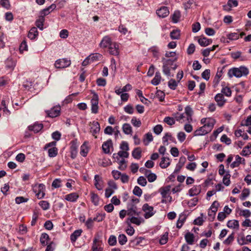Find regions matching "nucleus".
Returning <instances> with one entry per match:
<instances>
[{
	"label": "nucleus",
	"instance_id": "39448f33",
	"mask_svg": "<svg viewBox=\"0 0 251 251\" xmlns=\"http://www.w3.org/2000/svg\"><path fill=\"white\" fill-rule=\"evenodd\" d=\"M71 61L67 58L57 59L54 63V67L57 69H63L70 66Z\"/></svg>",
	"mask_w": 251,
	"mask_h": 251
},
{
	"label": "nucleus",
	"instance_id": "5701e85b",
	"mask_svg": "<svg viewBox=\"0 0 251 251\" xmlns=\"http://www.w3.org/2000/svg\"><path fill=\"white\" fill-rule=\"evenodd\" d=\"M174 142L175 139L173 137L170 133H166L162 138V142L164 145H168V141Z\"/></svg>",
	"mask_w": 251,
	"mask_h": 251
},
{
	"label": "nucleus",
	"instance_id": "412c9836",
	"mask_svg": "<svg viewBox=\"0 0 251 251\" xmlns=\"http://www.w3.org/2000/svg\"><path fill=\"white\" fill-rule=\"evenodd\" d=\"M171 162L170 158L167 157H162L159 164L160 167L162 169L167 168L170 165Z\"/></svg>",
	"mask_w": 251,
	"mask_h": 251
},
{
	"label": "nucleus",
	"instance_id": "de8ad7c7",
	"mask_svg": "<svg viewBox=\"0 0 251 251\" xmlns=\"http://www.w3.org/2000/svg\"><path fill=\"white\" fill-rule=\"evenodd\" d=\"M58 153V150L56 147L50 148L48 150V154L50 157L56 156Z\"/></svg>",
	"mask_w": 251,
	"mask_h": 251
},
{
	"label": "nucleus",
	"instance_id": "7ed1b4c3",
	"mask_svg": "<svg viewBox=\"0 0 251 251\" xmlns=\"http://www.w3.org/2000/svg\"><path fill=\"white\" fill-rule=\"evenodd\" d=\"M33 190L38 199H42L45 196V186L43 184L35 185L33 187Z\"/></svg>",
	"mask_w": 251,
	"mask_h": 251
},
{
	"label": "nucleus",
	"instance_id": "a18cd8bd",
	"mask_svg": "<svg viewBox=\"0 0 251 251\" xmlns=\"http://www.w3.org/2000/svg\"><path fill=\"white\" fill-rule=\"evenodd\" d=\"M221 94L223 95L229 97L231 96L232 91L228 87H224L221 90Z\"/></svg>",
	"mask_w": 251,
	"mask_h": 251
},
{
	"label": "nucleus",
	"instance_id": "4be33fe9",
	"mask_svg": "<svg viewBox=\"0 0 251 251\" xmlns=\"http://www.w3.org/2000/svg\"><path fill=\"white\" fill-rule=\"evenodd\" d=\"M201 191L200 185L194 186L189 190V194L191 197L198 195Z\"/></svg>",
	"mask_w": 251,
	"mask_h": 251
},
{
	"label": "nucleus",
	"instance_id": "0eeeda50",
	"mask_svg": "<svg viewBox=\"0 0 251 251\" xmlns=\"http://www.w3.org/2000/svg\"><path fill=\"white\" fill-rule=\"evenodd\" d=\"M219 206V203L217 201H214L211 205L210 209L208 211V215L210 220H213L214 219Z\"/></svg>",
	"mask_w": 251,
	"mask_h": 251
},
{
	"label": "nucleus",
	"instance_id": "5fc2aeb1",
	"mask_svg": "<svg viewBox=\"0 0 251 251\" xmlns=\"http://www.w3.org/2000/svg\"><path fill=\"white\" fill-rule=\"evenodd\" d=\"M91 106L98 105L99 103V97L96 93H94L92 99L91 100Z\"/></svg>",
	"mask_w": 251,
	"mask_h": 251
},
{
	"label": "nucleus",
	"instance_id": "13d9d810",
	"mask_svg": "<svg viewBox=\"0 0 251 251\" xmlns=\"http://www.w3.org/2000/svg\"><path fill=\"white\" fill-rule=\"evenodd\" d=\"M131 123L132 125L136 127H139L141 126V122L139 119H137L136 117H132Z\"/></svg>",
	"mask_w": 251,
	"mask_h": 251
},
{
	"label": "nucleus",
	"instance_id": "f03ea898",
	"mask_svg": "<svg viewBox=\"0 0 251 251\" xmlns=\"http://www.w3.org/2000/svg\"><path fill=\"white\" fill-rule=\"evenodd\" d=\"M176 60V57L174 59H166L164 57L162 58V61L163 62L162 71L164 74L168 76H171V68L173 65V63Z\"/></svg>",
	"mask_w": 251,
	"mask_h": 251
},
{
	"label": "nucleus",
	"instance_id": "1a4fd4ad",
	"mask_svg": "<svg viewBox=\"0 0 251 251\" xmlns=\"http://www.w3.org/2000/svg\"><path fill=\"white\" fill-rule=\"evenodd\" d=\"M60 110V106H55L50 110L47 111L46 113L50 117L54 118L59 115Z\"/></svg>",
	"mask_w": 251,
	"mask_h": 251
},
{
	"label": "nucleus",
	"instance_id": "680f3d73",
	"mask_svg": "<svg viewBox=\"0 0 251 251\" xmlns=\"http://www.w3.org/2000/svg\"><path fill=\"white\" fill-rule=\"evenodd\" d=\"M105 217V214L104 213H98L96 216L94 218V220L100 222L102 221Z\"/></svg>",
	"mask_w": 251,
	"mask_h": 251
},
{
	"label": "nucleus",
	"instance_id": "e2e57ef3",
	"mask_svg": "<svg viewBox=\"0 0 251 251\" xmlns=\"http://www.w3.org/2000/svg\"><path fill=\"white\" fill-rule=\"evenodd\" d=\"M137 183L142 186H145L147 183L146 178L143 176H141L137 179Z\"/></svg>",
	"mask_w": 251,
	"mask_h": 251
},
{
	"label": "nucleus",
	"instance_id": "20e7f679",
	"mask_svg": "<svg viewBox=\"0 0 251 251\" xmlns=\"http://www.w3.org/2000/svg\"><path fill=\"white\" fill-rule=\"evenodd\" d=\"M142 210L144 212V217L145 219H149L153 216L156 211L152 206L148 203H145L142 206Z\"/></svg>",
	"mask_w": 251,
	"mask_h": 251
},
{
	"label": "nucleus",
	"instance_id": "6e6d98bb",
	"mask_svg": "<svg viewBox=\"0 0 251 251\" xmlns=\"http://www.w3.org/2000/svg\"><path fill=\"white\" fill-rule=\"evenodd\" d=\"M178 81L174 79H171L168 82L169 87L172 90H175L177 86Z\"/></svg>",
	"mask_w": 251,
	"mask_h": 251
},
{
	"label": "nucleus",
	"instance_id": "f8f14e48",
	"mask_svg": "<svg viewBox=\"0 0 251 251\" xmlns=\"http://www.w3.org/2000/svg\"><path fill=\"white\" fill-rule=\"evenodd\" d=\"M144 220L141 218H138L135 216L128 217L126 221V223L128 225H131V223L139 226L141 223H143Z\"/></svg>",
	"mask_w": 251,
	"mask_h": 251
},
{
	"label": "nucleus",
	"instance_id": "ddd939ff",
	"mask_svg": "<svg viewBox=\"0 0 251 251\" xmlns=\"http://www.w3.org/2000/svg\"><path fill=\"white\" fill-rule=\"evenodd\" d=\"M111 149H113V143L110 139L104 142L102 145V151L105 153H110Z\"/></svg>",
	"mask_w": 251,
	"mask_h": 251
},
{
	"label": "nucleus",
	"instance_id": "c03bdc74",
	"mask_svg": "<svg viewBox=\"0 0 251 251\" xmlns=\"http://www.w3.org/2000/svg\"><path fill=\"white\" fill-rule=\"evenodd\" d=\"M241 157L239 155L235 156V160L230 164V167L234 168L238 167L241 164Z\"/></svg>",
	"mask_w": 251,
	"mask_h": 251
},
{
	"label": "nucleus",
	"instance_id": "0e129e2a",
	"mask_svg": "<svg viewBox=\"0 0 251 251\" xmlns=\"http://www.w3.org/2000/svg\"><path fill=\"white\" fill-rule=\"evenodd\" d=\"M164 122L170 126L174 125L175 124L174 118L170 117H166L164 119Z\"/></svg>",
	"mask_w": 251,
	"mask_h": 251
},
{
	"label": "nucleus",
	"instance_id": "774afa93",
	"mask_svg": "<svg viewBox=\"0 0 251 251\" xmlns=\"http://www.w3.org/2000/svg\"><path fill=\"white\" fill-rule=\"evenodd\" d=\"M210 71L209 69L205 70L201 74L202 77L206 80H208L210 78Z\"/></svg>",
	"mask_w": 251,
	"mask_h": 251
},
{
	"label": "nucleus",
	"instance_id": "6e6552de",
	"mask_svg": "<svg viewBox=\"0 0 251 251\" xmlns=\"http://www.w3.org/2000/svg\"><path fill=\"white\" fill-rule=\"evenodd\" d=\"M113 43L111 38L109 36L106 35L102 38L99 44V46L100 48L106 49L108 48Z\"/></svg>",
	"mask_w": 251,
	"mask_h": 251
},
{
	"label": "nucleus",
	"instance_id": "58836bf2",
	"mask_svg": "<svg viewBox=\"0 0 251 251\" xmlns=\"http://www.w3.org/2000/svg\"><path fill=\"white\" fill-rule=\"evenodd\" d=\"M44 22L45 18L41 17L40 16L39 18L36 20L35 22V25L38 28H39L40 30H42L44 28L43 25Z\"/></svg>",
	"mask_w": 251,
	"mask_h": 251
},
{
	"label": "nucleus",
	"instance_id": "09e8293b",
	"mask_svg": "<svg viewBox=\"0 0 251 251\" xmlns=\"http://www.w3.org/2000/svg\"><path fill=\"white\" fill-rule=\"evenodd\" d=\"M118 242L121 245H124L126 244L127 241L126 236L124 234H120L118 236Z\"/></svg>",
	"mask_w": 251,
	"mask_h": 251
},
{
	"label": "nucleus",
	"instance_id": "9b49d317",
	"mask_svg": "<svg viewBox=\"0 0 251 251\" xmlns=\"http://www.w3.org/2000/svg\"><path fill=\"white\" fill-rule=\"evenodd\" d=\"M70 145L71 157L72 158H74L76 155L77 148L78 147L77 140L75 139L72 140L70 143Z\"/></svg>",
	"mask_w": 251,
	"mask_h": 251
},
{
	"label": "nucleus",
	"instance_id": "aec40b11",
	"mask_svg": "<svg viewBox=\"0 0 251 251\" xmlns=\"http://www.w3.org/2000/svg\"><path fill=\"white\" fill-rule=\"evenodd\" d=\"M185 114L186 115V120L189 123L192 121V116L193 114V111L189 105H187L185 108Z\"/></svg>",
	"mask_w": 251,
	"mask_h": 251
},
{
	"label": "nucleus",
	"instance_id": "f704fd0d",
	"mask_svg": "<svg viewBox=\"0 0 251 251\" xmlns=\"http://www.w3.org/2000/svg\"><path fill=\"white\" fill-rule=\"evenodd\" d=\"M82 232V230L81 229H78L75 230L70 236V239L72 242H75L77 238L79 237L81 233Z\"/></svg>",
	"mask_w": 251,
	"mask_h": 251
},
{
	"label": "nucleus",
	"instance_id": "a878e982",
	"mask_svg": "<svg viewBox=\"0 0 251 251\" xmlns=\"http://www.w3.org/2000/svg\"><path fill=\"white\" fill-rule=\"evenodd\" d=\"M149 51L152 53V56L157 59L159 58L160 53L159 48L157 46H153L149 49Z\"/></svg>",
	"mask_w": 251,
	"mask_h": 251
},
{
	"label": "nucleus",
	"instance_id": "a211bd4d",
	"mask_svg": "<svg viewBox=\"0 0 251 251\" xmlns=\"http://www.w3.org/2000/svg\"><path fill=\"white\" fill-rule=\"evenodd\" d=\"M209 132V131H208L205 126H203L194 131V136H198L204 135Z\"/></svg>",
	"mask_w": 251,
	"mask_h": 251
},
{
	"label": "nucleus",
	"instance_id": "603ef678",
	"mask_svg": "<svg viewBox=\"0 0 251 251\" xmlns=\"http://www.w3.org/2000/svg\"><path fill=\"white\" fill-rule=\"evenodd\" d=\"M170 37L172 39H178L180 37V31L179 30H173L170 33Z\"/></svg>",
	"mask_w": 251,
	"mask_h": 251
},
{
	"label": "nucleus",
	"instance_id": "c85d7f7f",
	"mask_svg": "<svg viewBox=\"0 0 251 251\" xmlns=\"http://www.w3.org/2000/svg\"><path fill=\"white\" fill-rule=\"evenodd\" d=\"M43 127L42 124H35L33 126H28L29 130L33 131L35 133H37L40 131Z\"/></svg>",
	"mask_w": 251,
	"mask_h": 251
},
{
	"label": "nucleus",
	"instance_id": "4d7b16f0",
	"mask_svg": "<svg viewBox=\"0 0 251 251\" xmlns=\"http://www.w3.org/2000/svg\"><path fill=\"white\" fill-rule=\"evenodd\" d=\"M91 199L92 202L95 205H97L99 203V198L97 194L94 193H91Z\"/></svg>",
	"mask_w": 251,
	"mask_h": 251
},
{
	"label": "nucleus",
	"instance_id": "052dcab7",
	"mask_svg": "<svg viewBox=\"0 0 251 251\" xmlns=\"http://www.w3.org/2000/svg\"><path fill=\"white\" fill-rule=\"evenodd\" d=\"M230 175L228 173H226L224 176L223 182L226 186H228L230 183Z\"/></svg>",
	"mask_w": 251,
	"mask_h": 251
},
{
	"label": "nucleus",
	"instance_id": "f3484780",
	"mask_svg": "<svg viewBox=\"0 0 251 251\" xmlns=\"http://www.w3.org/2000/svg\"><path fill=\"white\" fill-rule=\"evenodd\" d=\"M79 198V195L76 193H72L65 196V200L67 201L75 202Z\"/></svg>",
	"mask_w": 251,
	"mask_h": 251
},
{
	"label": "nucleus",
	"instance_id": "864d4df0",
	"mask_svg": "<svg viewBox=\"0 0 251 251\" xmlns=\"http://www.w3.org/2000/svg\"><path fill=\"white\" fill-rule=\"evenodd\" d=\"M250 154H251V145L245 147L241 153V155L243 156H248Z\"/></svg>",
	"mask_w": 251,
	"mask_h": 251
},
{
	"label": "nucleus",
	"instance_id": "2f4dec72",
	"mask_svg": "<svg viewBox=\"0 0 251 251\" xmlns=\"http://www.w3.org/2000/svg\"><path fill=\"white\" fill-rule=\"evenodd\" d=\"M175 119L180 123L187 121L186 118H185L184 113H179L178 112L174 114Z\"/></svg>",
	"mask_w": 251,
	"mask_h": 251
},
{
	"label": "nucleus",
	"instance_id": "f257e3e1",
	"mask_svg": "<svg viewBox=\"0 0 251 251\" xmlns=\"http://www.w3.org/2000/svg\"><path fill=\"white\" fill-rule=\"evenodd\" d=\"M249 73L248 68L245 66H241L238 68H232L228 71L227 75L229 78L235 76L237 78L243 76H247Z\"/></svg>",
	"mask_w": 251,
	"mask_h": 251
},
{
	"label": "nucleus",
	"instance_id": "bb28decb",
	"mask_svg": "<svg viewBox=\"0 0 251 251\" xmlns=\"http://www.w3.org/2000/svg\"><path fill=\"white\" fill-rule=\"evenodd\" d=\"M171 190V186L168 185L160 189V193L163 199H166Z\"/></svg>",
	"mask_w": 251,
	"mask_h": 251
},
{
	"label": "nucleus",
	"instance_id": "e433bc0d",
	"mask_svg": "<svg viewBox=\"0 0 251 251\" xmlns=\"http://www.w3.org/2000/svg\"><path fill=\"white\" fill-rule=\"evenodd\" d=\"M123 131L125 134L128 135L132 132V129L131 126L127 123H125L122 126Z\"/></svg>",
	"mask_w": 251,
	"mask_h": 251
},
{
	"label": "nucleus",
	"instance_id": "8fccbe9b",
	"mask_svg": "<svg viewBox=\"0 0 251 251\" xmlns=\"http://www.w3.org/2000/svg\"><path fill=\"white\" fill-rule=\"evenodd\" d=\"M180 18V12L179 11H175L172 15V21L174 23H177Z\"/></svg>",
	"mask_w": 251,
	"mask_h": 251
},
{
	"label": "nucleus",
	"instance_id": "9d476101",
	"mask_svg": "<svg viewBox=\"0 0 251 251\" xmlns=\"http://www.w3.org/2000/svg\"><path fill=\"white\" fill-rule=\"evenodd\" d=\"M100 129V125L98 122L94 121L92 122L90 128V132L95 138H97L96 134L99 133Z\"/></svg>",
	"mask_w": 251,
	"mask_h": 251
},
{
	"label": "nucleus",
	"instance_id": "423d86ee",
	"mask_svg": "<svg viewBox=\"0 0 251 251\" xmlns=\"http://www.w3.org/2000/svg\"><path fill=\"white\" fill-rule=\"evenodd\" d=\"M108 52L114 56H118L120 53V47L119 44L116 42H113V43L110 45V46L107 48Z\"/></svg>",
	"mask_w": 251,
	"mask_h": 251
},
{
	"label": "nucleus",
	"instance_id": "69168bd1",
	"mask_svg": "<svg viewBox=\"0 0 251 251\" xmlns=\"http://www.w3.org/2000/svg\"><path fill=\"white\" fill-rule=\"evenodd\" d=\"M108 243L110 246H115L117 244V238L114 235H110Z\"/></svg>",
	"mask_w": 251,
	"mask_h": 251
},
{
	"label": "nucleus",
	"instance_id": "c756f323",
	"mask_svg": "<svg viewBox=\"0 0 251 251\" xmlns=\"http://www.w3.org/2000/svg\"><path fill=\"white\" fill-rule=\"evenodd\" d=\"M127 215L129 217L132 216H138L139 213L137 211V208L136 206L132 205L130 208L127 210Z\"/></svg>",
	"mask_w": 251,
	"mask_h": 251
},
{
	"label": "nucleus",
	"instance_id": "dca6fc26",
	"mask_svg": "<svg viewBox=\"0 0 251 251\" xmlns=\"http://www.w3.org/2000/svg\"><path fill=\"white\" fill-rule=\"evenodd\" d=\"M157 15L161 18H165L169 14V11L167 7L162 6L156 11Z\"/></svg>",
	"mask_w": 251,
	"mask_h": 251
},
{
	"label": "nucleus",
	"instance_id": "bf43d9fd",
	"mask_svg": "<svg viewBox=\"0 0 251 251\" xmlns=\"http://www.w3.org/2000/svg\"><path fill=\"white\" fill-rule=\"evenodd\" d=\"M39 204L44 210H47L50 208V203L46 201H40Z\"/></svg>",
	"mask_w": 251,
	"mask_h": 251
},
{
	"label": "nucleus",
	"instance_id": "b1692460",
	"mask_svg": "<svg viewBox=\"0 0 251 251\" xmlns=\"http://www.w3.org/2000/svg\"><path fill=\"white\" fill-rule=\"evenodd\" d=\"M161 76L160 72L157 71L155 73L154 78L151 80V83L154 86L158 85L161 82Z\"/></svg>",
	"mask_w": 251,
	"mask_h": 251
},
{
	"label": "nucleus",
	"instance_id": "338daca9",
	"mask_svg": "<svg viewBox=\"0 0 251 251\" xmlns=\"http://www.w3.org/2000/svg\"><path fill=\"white\" fill-rule=\"evenodd\" d=\"M88 148L86 145L83 144L80 147V154L83 156H86L88 153Z\"/></svg>",
	"mask_w": 251,
	"mask_h": 251
},
{
	"label": "nucleus",
	"instance_id": "37998d69",
	"mask_svg": "<svg viewBox=\"0 0 251 251\" xmlns=\"http://www.w3.org/2000/svg\"><path fill=\"white\" fill-rule=\"evenodd\" d=\"M186 219V217L183 214H181L179 216V218L177 221L176 227L180 228L182 227L183 223Z\"/></svg>",
	"mask_w": 251,
	"mask_h": 251
},
{
	"label": "nucleus",
	"instance_id": "c9c22d12",
	"mask_svg": "<svg viewBox=\"0 0 251 251\" xmlns=\"http://www.w3.org/2000/svg\"><path fill=\"white\" fill-rule=\"evenodd\" d=\"M186 162V158L184 156H181L179 158V162L176 165V169L175 170L174 173H177L179 171L180 168L184 165Z\"/></svg>",
	"mask_w": 251,
	"mask_h": 251
},
{
	"label": "nucleus",
	"instance_id": "72a5a7b5",
	"mask_svg": "<svg viewBox=\"0 0 251 251\" xmlns=\"http://www.w3.org/2000/svg\"><path fill=\"white\" fill-rule=\"evenodd\" d=\"M38 35V31L36 27L31 28L28 32V37L31 40L34 39Z\"/></svg>",
	"mask_w": 251,
	"mask_h": 251
},
{
	"label": "nucleus",
	"instance_id": "4c0bfd02",
	"mask_svg": "<svg viewBox=\"0 0 251 251\" xmlns=\"http://www.w3.org/2000/svg\"><path fill=\"white\" fill-rule=\"evenodd\" d=\"M185 239L187 243L189 245H193L194 240V236L190 232L187 233L185 235Z\"/></svg>",
	"mask_w": 251,
	"mask_h": 251
},
{
	"label": "nucleus",
	"instance_id": "cd10ccee",
	"mask_svg": "<svg viewBox=\"0 0 251 251\" xmlns=\"http://www.w3.org/2000/svg\"><path fill=\"white\" fill-rule=\"evenodd\" d=\"M198 43L201 46L206 47L212 43V40L203 37L199 39Z\"/></svg>",
	"mask_w": 251,
	"mask_h": 251
},
{
	"label": "nucleus",
	"instance_id": "79ce46f5",
	"mask_svg": "<svg viewBox=\"0 0 251 251\" xmlns=\"http://www.w3.org/2000/svg\"><path fill=\"white\" fill-rule=\"evenodd\" d=\"M49 240V236L48 234L44 233H42L40 237V242L42 245L45 246L48 244V240Z\"/></svg>",
	"mask_w": 251,
	"mask_h": 251
},
{
	"label": "nucleus",
	"instance_id": "a19ab883",
	"mask_svg": "<svg viewBox=\"0 0 251 251\" xmlns=\"http://www.w3.org/2000/svg\"><path fill=\"white\" fill-rule=\"evenodd\" d=\"M132 155L134 158L139 159L141 157V150L140 148H135L132 152Z\"/></svg>",
	"mask_w": 251,
	"mask_h": 251
},
{
	"label": "nucleus",
	"instance_id": "393cba45",
	"mask_svg": "<svg viewBox=\"0 0 251 251\" xmlns=\"http://www.w3.org/2000/svg\"><path fill=\"white\" fill-rule=\"evenodd\" d=\"M216 123L215 119L213 118H208L207 122L203 126H205L206 129L210 132L213 128L214 125Z\"/></svg>",
	"mask_w": 251,
	"mask_h": 251
},
{
	"label": "nucleus",
	"instance_id": "7c9ffc66",
	"mask_svg": "<svg viewBox=\"0 0 251 251\" xmlns=\"http://www.w3.org/2000/svg\"><path fill=\"white\" fill-rule=\"evenodd\" d=\"M102 55L99 53H92L88 56V59H90V61L93 62L100 60Z\"/></svg>",
	"mask_w": 251,
	"mask_h": 251
},
{
	"label": "nucleus",
	"instance_id": "4468645a",
	"mask_svg": "<svg viewBox=\"0 0 251 251\" xmlns=\"http://www.w3.org/2000/svg\"><path fill=\"white\" fill-rule=\"evenodd\" d=\"M94 185L98 190H101L103 187V181L102 178L99 175H96L94 177Z\"/></svg>",
	"mask_w": 251,
	"mask_h": 251
},
{
	"label": "nucleus",
	"instance_id": "ea45409f",
	"mask_svg": "<svg viewBox=\"0 0 251 251\" xmlns=\"http://www.w3.org/2000/svg\"><path fill=\"white\" fill-rule=\"evenodd\" d=\"M241 51H236L232 52L231 53V57L234 59H237L238 58H240L241 61H245L246 60V58L245 57L241 56Z\"/></svg>",
	"mask_w": 251,
	"mask_h": 251
},
{
	"label": "nucleus",
	"instance_id": "2eb2a0df",
	"mask_svg": "<svg viewBox=\"0 0 251 251\" xmlns=\"http://www.w3.org/2000/svg\"><path fill=\"white\" fill-rule=\"evenodd\" d=\"M215 100L219 107L223 106L226 101L223 95L221 93H218L215 96Z\"/></svg>",
	"mask_w": 251,
	"mask_h": 251
},
{
	"label": "nucleus",
	"instance_id": "49530a36",
	"mask_svg": "<svg viewBox=\"0 0 251 251\" xmlns=\"http://www.w3.org/2000/svg\"><path fill=\"white\" fill-rule=\"evenodd\" d=\"M227 38L230 40H237L240 37V34L238 32H233L227 34L226 35Z\"/></svg>",
	"mask_w": 251,
	"mask_h": 251
},
{
	"label": "nucleus",
	"instance_id": "473e14b6",
	"mask_svg": "<svg viewBox=\"0 0 251 251\" xmlns=\"http://www.w3.org/2000/svg\"><path fill=\"white\" fill-rule=\"evenodd\" d=\"M227 226L229 228L238 229L239 227V222L237 220H232L228 221Z\"/></svg>",
	"mask_w": 251,
	"mask_h": 251
},
{
	"label": "nucleus",
	"instance_id": "3c124183",
	"mask_svg": "<svg viewBox=\"0 0 251 251\" xmlns=\"http://www.w3.org/2000/svg\"><path fill=\"white\" fill-rule=\"evenodd\" d=\"M15 65V62L11 59H8L6 61V67L10 70H13Z\"/></svg>",
	"mask_w": 251,
	"mask_h": 251
},
{
	"label": "nucleus",
	"instance_id": "6ab92c4d",
	"mask_svg": "<svg viewBox=\"0 0 251 251\" xmlns=\"http://www.w3.org/2000/svg\"><path fill=\"white\" fill-rule=\"evenodd\" d=\"M56 7L55 4H52L48 7L43 9L40 11V16L44 17L45 16L48 15L52 10L55 9Z\"/></svg>",
	"mask_w": 251,
	"mask_h": 251
}]
</instances>
